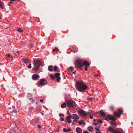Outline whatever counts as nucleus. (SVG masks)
I'll use <instances>...</instances> for the list:
<instances>
[{
  "mask_svg": "<svg viewBox=\"0 0 133 133\" xmlns=\"http://www.w3.org/2000/svg\"><path fill=\"white\" fill-rule=\"evenodd\" d=\"M76 89L79 91H83L87 88L82 81H78L76 82Z\"/></svg>",
  "mask_w": 133,
  "mask_h": 133,
  "instance_id": "obj_1",
  "label": "nucleus"
},
{
  "mask_svg": "<svg viewBox=\"0 0 133 133\" xmlns=\"http://www.w3.org/2000/svg\"><path fill=\"white\" fill-rule=\"evenodd\" d=\"M34 64L35 65L34 70L35 71H37L39 69V66L42 64V62L39 59H36L34 61Z\"/></svg>",
  "mask_w": 133,
  "mask_h": 133,
  "instance_id": "obj_2",
  "label": "nucleus"
},
{
  "mask_svg": "<svg viewBox=\"0 0 133 133\" xmlns=\"http://www.w3.org/2000/svg\"><path fill=\"white\" fill-rule=\"evenodd\" d=\"M60 74L59 73H57L55 74V75L53 76L52 74L50 75V76L51 79L53 80H55L56 78V81L57 82H58L61 79V78L60 77Z\"/></svg>",
  "mask_w": 133,
  "mask_h": 133,
  "instance_id": "obj_3",
  "label": "nucleus"
},
{
  "mask_svg": "<svg viewBox=\"0 0 133 133\" xmlns=\"http://www.w3.org/2000/svg\"><path fill=\"white\" fill-rule=\"evenodd\" d=\"M65 102L67 104L68 106L72 108H73L74 105L75 104V103L74 101L70 99H66Z\"/></svg>",
  "mask_w": 133,
  "mask_h": 133,
  "instance_id": "obj_4",
  "label": "nucleus"
},
{
  "mask_svg": "<svg viewBox=\"0 0 133 133\" xmlns=\"http://www.w3.org/2000/svg\"><path fill=\"white\" fill-rule=\"evenodd\" d=\"M76 68H79L83 65V62L82 60H77L75 62Z\"/></svg>",
  "mask_w": 133,
  "mask_h": 133,
  "instance_id": "obj_5",
  "label": "nucleus"
},
{
  "mask_svg": "<svg viewBox=\"0 0 133 133\" xmlns=\"http://www.w3.org/2000/svg\"><path fill=\"white\" fill-rule=\"evenodd\" d=\"M108 130L112 132V133H124V132L122 131L121 132L120 131L118 130H114L113 128L111 127H109L108 128Z\"/></svg>",
  "mask_w": 133,
  "mask_h": 133,
  "instance_id": "obj_6",
  "label": "nucleus"
},
{
  "mask_svg": "<svg viewBox=\"0 0 133 133\" xmlns=\"http://www.w3.org/2000/svg\"><path fill=\"white\" fill-rule=\"evenodd\" d=\"M78 113L79 114L84 116H86L87 115V113L82 109H81L79 111Z\"/></svg>",
  "mask_w": 133,
  "mask_h": 133,
  "instance_id": "obj_7",
  "label": "nucleus"
},
{
  "mask_svg": "<svg viewBox=\"0 0 133 133\" xmlns=\"http://www.w3.org/2000/svg\"><path fill=\"white\" fill-rule=\"evenodd\" d=\"M118 112H114V114L116 116L118 117H119L120 116V115L122 113V111L120 110L119 109L118 110Z\"/></svg>",
  "mask_w": 133,
  "mask_h": 133,
  "instance_id": "obj_8",
  "label": "nucleus"
},
{
  "mask_svg": "<svg viewBox=\"0 0 133 133\" xmlns=\"http://www.w3.org/2000/svg\"><path fill=\"white\" fill-rule=\"evenodd\" d=\"M32 78L34 80H36L39 78V76L38 74H34L32 76Z\"/></svg>",
  "mask_w": 133,
  "mask_h": 133,
  "instance_id": "obj_9",
  "label": "nucleus"
},
{
  "mask_svg": "<svg viewBox=\"0 0 133 133\" xmlns=\"http://www.w3.org/2000/svg\"><path fill=\"white\" fill-rule=\"evenodd\" d=\"M46 81V79H41L40 81L39 84L41 85H45L44 83L45 81Z\"/></svg>",
  "mask_w": 133,
  "mask_h": 133,
  "instance_id": "obj_10",
  "label": "nucleus"
},
{
  "mask_svg": "<svg viewBox=\"0 0 133 133\" xmlns=\"http://www.w3.org/2000/svg\"><path fill=\"white\" fill-rule=\"evenodd\" d=\"M72 118L75 119H79V116L77 114H73L72 115Z\"/></svg>",
  "mask_w": 133,
  "mask_h": 133,
  "instance_id": "obj_11",
  "label": "nucleus"
},
{
  "mask_svg": "<svg viewBox=\"0 0 133 133\" xmlns=\"http://www.w3.org/2000/svg\"><path fill=\"white\" fill-rule=\"evenodd\" d=\"M83 64L85 66H88L90 65L89 62L86 61H84L83 63Z\"/></svg>",
  "mask_w": 133,
  "mask_h": 133,
  "instance_id": "obj_12",
  "label": "nucleus"
},
{
  "mask_svg": "<svg viewBox=\"0 0 133 133\" xmlns=\"http://www.w3.org/2000/svg\"><path fill=\"white\" fill-rule=\"evenodd\" d=\"M78 123L80 125H85L86 124L85 122L83 120H82L81 121L79 122Z\"/></svg>",
  "mask_w": 133,
  "mask_h": 133,
  "instance_id": "obj_13",
  "label": "nucleus"
},
{
  "mask_svg": "<svg viewBox=\"0 0 133 133\" xmlns=\"http://www.w3.org/2000/svg\"><path fill=\"white\" fill-rule=\"evenodd\" d=\"M76 131L78 133H81L82 132V129L79 127L76 128Z\"/></svg>",
  "mask_w": 133,
  "mask_h": 133,
  "instance_id": "obj_14",
  "label": "nucleus"
},
{
  "mask_svg": "<svg viewBox=\"0 0 133 133\" xmlns=\"http://www.w3.org/2000/svg\"><path fill=\"white\" fill-rule=\"evenodd\" d=\"M23 60L25 63H28L29 61V59L28 58H23Z\"/></svg>",
  "mask_w": 133,
  "mask_h": 133,
  "instance_id": "obj_15",
  "label": "nucleus"
},
{
  "mask_svg": "<svg viewBox=\"0 0 133 133\" xmlns=\"http://www.w3.org/2000/svg\"><path fill=\"white\" fill-rule=\"evenodd\" d=\"M17 112V109H14L13 110L10 112V113L11 115H13L15 114Z\"/></svg>",
  "mask_w": 133,
  "mask_h": 133,
  "instance_id": "obj_16",
  "label": "nucleus"
},
{
  "mask_svg": "<svg viewBox=\"0 0 133 133\" xmlns=\"http://www.w3.org/2000/svg\"><path fill=\"white\" fill-rule=\"evenodd\" d=\"M98 112H99L100 115L102 116H105V114L104 112L102 110H101L100 111H99Z\"/></svg>",
  "mask_w": 133,
  "mask_h": 133,
  "instance_id": "obj_17",
  "label": "nucleus"
},
{
  "mask_svg": "<svg viewBox=\"0 0 133 133\" xmlns=\"http://www.w3.org/2000/svg\"><path fill=\"white\" fill-rule=\"evenodd\" d=\"M110 117H110V120H112V121H115L116 119V117L114 116H110Z\"/></svg>",
  "mask_w": 133,
  "mask_h": 133,
  "instance_id": "obj_18",
  "label": "nucleus"
},
{
  "mask_svg": "<svg viewBox=\"0 0 133 133\" xmlns=\"http://www.w3.org/2000/svg\"><path fill=\"white\" fill-rule=\"evenodd\" d=\"M88 130L92 132L93 131L92 127V126H89L88 128Z\"/></svg>",
  "mask_w": 133,
  "mask_h": 133,
  "instance_id": "obj_19",
  "label": "nucleus"
},
{
  "mask_svg": "<svg viewBox=\"0 0 133 133\" xmlns=\"http://www.w3.org/2000/svg\"><path fill=\"white\" fill-rule=\"evenodd\" d=\"M71 120L69 119H67L66 118L65 120V122H67L68 123H70L71 122Z\"/></svg>",
  "mask_w": 133,
  "mask_h": 133,
  "instance_id": "obj_20",
  "label": "nucleus"
},
{
  "mask_svg": "<svg viewBox=\"0 0 133 133\" xmlns=\"http://www.w3.org/2000/svg\"><path fill=\"white\" fill-rule=\"evenodd\" d=\"M53 66H49L48 67V70L50 71H52L53 70L52 68H53Z\"/></svg>",
  "mask_w": 133,
  "mask_h": 133,
  "instance_id": "obj_21",
  "label": "nucleus"
},
{
  "mask_svg": "<svg viewBox=\"0 0 133 133\" xmlns=\"http://www.w3.org/2000/svg\"><path fill=\"white\" fill-rule=\"evenodd\" d=\"M66 107V105L65 103H64L61 105V107L62 108H65Z\"/></svg>",
  "mask_w": 133,
  "mask_h": 133,
  "instance_id": "obj_22",
  "label": "nucleus"
},
{
  "mask_svg": "<svg viewBox=\"0 0 133 133\" xmlns=\"http://www.w3.org/2000/svg\"><path fill=\"white\" fill-rule=\"evenodd\" d=\"M71 130L70 129H69L66 130L65 128H64L63 129V131L64 132H66L67 131H69Z\"/></svg>",
  "mask_w": 133,
  "mask_h": 133,
  "instance_id": "obj_23",
  "label": "nucleus"
},
{
  "mask_svg": "<svg viewBox=\"0 0 133 133\" xmlns=\"http://www.w3.org/2000/svg\"><path fill=\"white\" fill-rule=\"evenodd\" d=\"M58 69L57 67V66H55L54 67V70L55 71H59L58 70H57Z\"/></svg>",
  "mask_w": 133,
  "mask_h": 133,
  "instance_id": "obj_24",
  "label": "nucleus"
},
{
  "mask_svg": "<svg viewBox=\"0 0 133 133\" xmlns=\"http://www.w3.org/2000/svg\"><path fill=\"white\" fill-rule=\"evenodd\" d=\"M110 124H111L112 125H114L115 127L116 126V123H115L114 122H113V121L111 122H110Z\"/></svg>",
  "mask_w": 133,
  "mask_h": 133,
  "instance_id": "obj_25",
  "label": "nucleus"
},
{
  "mask_svg": "<svg viewBox=\"0 0 133 133\" xmlns=\"http://www.w3.org/2000/svg\"><path fill=\"white\" fill-rule=\"evenodd\" d=\"M3 3L1 1H0V8L2 9H3Z\"/></svg>",
  "mask_w": 133,
  "mask_h": 133,
  "instance_id": "obj_26",
  "label": "nucleus"
},
{
  "mask_svg": "<svg viewBox=\"0 0 133 133\" xmlns=\"http://www.w3.org/2000/svg\"><path fill=\"white\" fill-rule=\"evenodd\" d=\"M58 50L59 51L58 49L57 48H55L53 50V52H54L55 51H56V52H57Z\"/></svg>",
  "mask_w": 133,
  "mask_h": 133,
  "instance_id": "obj_27",
  "label": "nucleus"
},
{
  "mask_svg": "<svg viewBox=\"0 0 133 133\" xmlns=\"http://www.w3.org/2000/svg\"><path fill=\"white\" fill-rule=\"evenodd\" d=\"M97 122L98 123H102V121L100 119H98L97 121Z\"/></svg>",
  "mask_w": 133,
  "mask_h": 133,
  "instance_id": "obj_28",
  "label": "nucleus"
},
{
  "mask_svg": "<svg viewBox=\"0 0 133 133\" xmlns=\"http://www.w3.org/2000/svg\"><path fill=\"white\" fill-rule=\"evenodd\" d=\"M78 121L76 120H74L73 121L72 124L73 125H75V123L77 122Z\"/></svg>",
  "mask_w": 133,
  "mask_h": 133,
  "instance_id": "obj_29",
  "label": "nucleus"
},
{
  "mask_svg": "<svg viewBox=\"0 0 133 133\" xmlns=\"http://www.w3.org/2000/svg\"><path fill=\"white\" fill-rule=\"evenodd\" d=\"M110 116V115L109 114H108L106 115L107 117L109 119H110V117H111Z\"/></svg>",
  "mask_w": 133,
  "mask_h": 133,
  "instance_id": "obj_30",
  "label": "nucleus"
},
{
  "mask_svg": "<svg viewBox=\"0 0 133 133\" xmlns=\"http://www.w3.org/2000/svg\"><path fill=\"white\" fill-rule=\"evenodd\" d=\"M66 118H67V119H70V118H72V115H71V116H67Z\"/></svg>",
  "mask_w": 133,
  "mask_h": 133,
  "instance_id": "obj_31",
  "label": "nucleus"
},
{
  "mask_svg": "<svg viewBox=\"0 0 133 133\" xmlns=\"http://www.w3.org/2000/svg\"><path fill=\"white\" fill-rule=\"evenodd\" d=\"M17 31L19 32H22V30L21 28H18L17 30Z\"/></svg>",
  "mask_w": 133,
  "mask_h": 133,
  "instance_id": "obj_32",
  "label": "nucleus"
},
{
  "mask_svg": "<svg viewBox=\"0 0 133 133\" xmlns=\"http://www.w3.org/2000/svg\"><path fill=\"white\" fill-rule=\"evenodd\" d=\"M73 69H74V68L72 67H70L68 69L69 70H72Z\"/></svg>",
  "mask_w": 133,
  "mask_h": 133,
  "instance_id": "obj_33",
  "label": "nucleus"
},
{
  "mask_svg": "<svg viewBox=\"0 0 133 133\" xmlns=\"http://www.w3.org/2000/svg\"><path fill=\"white\" fill-rule=\"evenodd\" d=\"M12 2H10L8 3V5L9 6L11 4H12Z\"/></svg>",
  "mask_w": 133,
  "mask_h": 133,
  "instance_id": "obj_34",
  "label": "nucleus"
},
{
  "mask_svg": "<svg viewBox=\"0 0 133 133\" xmlns=\"http://www.w3.org/2000/svg\"><path fill=\"white\" fill-rule=\"evenodd\" d=\"M31 64H29V65L27 67L29 68H31Z\"/></svg>",
  "mask_w": 133,
  "mask_h": 133,
  "instance_id": "obj_35",
  "label": "nucleus"
},
{
  "mask_svg": "<svg viewBox=\"0 0 133 133\" xmlns=\"http://www.w3.org/2000/svg\"><path fill=\"white\" fill-rule=\"evenodd\" d=\"M95 129L96 130L98 131V132H100L99 130L97 128H95Z\"/></svg>",
  "mask_w": 133,
  "mask_h": 133,
  "instance_id": "obj_36",
  "label": "nucleus"
},
{
  "mask_svg": "<svg viewBox=\"0 0 133 133\" xmlns=\"http://www.w3.org/2000/svg\"><path fill=\"white\" fill-rule=\"evenodd\" d=\"M105 117V118H104V119L105 120H108L109 119H108V118L106 116H104Z\"/></svg>",
  "mask_w": 133,
  "mask_h": 133,
  "instance_id": "obj_37",
  "label": "nucleus"
},
{
  "mask_svg": "<svg viewBox=\"0 0 133 133\" xmlns=\"http://www.w3.org/2000/svg\"><path fill=\"white\" fill-rule=\"evenodd\" d=\"M105 117V118H104V119L105 120H108L109 119H108V118L106 116H104Z\"/></svg>",
  "mask_w": 133,
  "mask_h": 133,
  "instance_id": "obj_38",
  "label": "nucleus"
},
{
  "mask_svg": "<svg viewBox=\"0 0 133 133\" xmlns=\"http://www.w3.org/2000/svg\"><path fill=\"white\" fill-rule=\"evenodd\" d=\"M32 47H33V45L32 44H31L30 45V48H32Z\"/></svg>",
  "mask_w": 133,
  "mask_h": 133,
  "instance_id": "obj_39",
  "label": "nucleus"
},
{
  "mask_svg": "<svg viewBox=\"0 0 133 133\" xmlns=\"http://www.w3.org/2000/svg\"><path fill=\"white\" fill-rule=\"evenodd\" d=\"M59 116H64V115L63 114H62L61 113H60L59 114Z\"/></svg>",
  "mask_w": 133,
  "mask_h": 133,
  "instance_id": "obj_40",
  "label": "nucleus"
},
{
  "mask_svg": "<svg viewBox=\"0 0 133 133\" xmlns=\"http://www.w3.org/2000/svg\"><path fill=\"white\" fill-rule=\"evenodd\" d=\"M67 114H68V115H69V116H71V115L70 114V113H69V110H68V111H67Z\"/></svg>",
  "mask_w": 133,
  "mask_h": 133,
  "instance_id": "obj_41",
  "label": "nucleus"
},
{
  "mask_svg": "<svg viewBox=\"0 0 133 133\" xmlns=\"http://www.w3.org/2000/svg\"><path fill=\"white\" fill-rule=\"evenodd\" d=\"M87 66H85L84 69L86 71H87Z\"/></svg>",
  "mask_w": 133,
  "mask_h": 133,
  "instance_id": "obj_42",
  "label": "nucleus"
},
{
  "mask_svg": "<svg viewBox=\"0 0 133 133\" xmlns=\"http://www.w3.org/2000/svg\"><path fill=\"white\" fill-rule=\"evenodd\" d=\"M89 116L90 118L91 119H92L93 118V117L91 115H90Z\"/></svg>",
  "mask_w": 133,
  "mask_h": 133,
  "instance_id": "obj_43",
  "label": "nucleus"
},
{
  "mask_svg": "<svg viewBox=\"0 0 133 133\" xmlns=\"http://www.w3.org/2000/svg\"><path fill=\"white\" fill-rule=\"evenodd\" d=\"M44 100L43 99H42L40 100V101L41 102L43 103V102Z\"/></svg>",
  "mask_w": 133,
  "mask_h": 133,
  "instance_id": "obj_44",
  "label": "nucleus"
},
{
  "mask_svg": "<svg viewBox=\"0 0 133 133\" xmlns=\"http://www.w3.org/2000/svg\"><path fill=\"white\" fill-rule=\"evenodd\" d=\"M11 58V59L12 60H13V57L12 56H11L10 57Z\"/></svg>",
  "mask_w": 133,
  "mask_h": 133,
  "instance_id": "obj_45",
  "label": "nucleus"
},
{
  "mask_svg": "<svg viewBox=\"0 0 133 133\" xmlns=\"http://www.w3.org/2000/svg\"><path fill=\"white\" fill-rule=\"evenodd\" d=\"M61 121H64V119L63 118H61Z\"/></svg>",
  "mask_w": 133,
  "mask_h": 133,
  "instance_id": "obj_46",
  "label": "nucleus"
},
{
  "mask_svg": "<svg viewBox=\"0 0 133 133\" xmlns=\"http://www.w3.org/2000/svg\"><path fill=\"white\" fill-rule=\"evenodd\" d=\"M98 112H96L95 113V114H94V115H95V116H96L98 114Z\"/></svg>",
  "mask_w": 133,
  "mask_h": 133,
  "instance_id": "obj_47",
  "label": "nucleus"
},
{
  "mask_svg": "<svg viewBox=\"0 0 133 133\" xmlns=\"http://www.w3.org/2000/svg\"><path fill=\"white\" fill-rule=\"evenodd\" d=\"M38 127L39 128H40L41 127V126L40 125H39L38 126Z\"/></svg>",
  "mask_w": 133,
  "mask_h": 133,
  "instance_id": "obj_48",
  "label": "nucleus"
},
{
  "mask_svg": "<svg viewBox=\"0 0 133 133\" xmlns=\"http://www.w3.org/2000/svg\"><path fill=\"white\" fill-rule=\"evenodd\" d=\"M29 109H33V108L32 107H30Z\"/></svg>",
  "mask_w": 133,
  "mask_h": 133,
  "instance_id": "obj_49",
  "label": "nucleus"
},
{
  "mask_svg": "<svg viewBox=\"0 0 133 133\" xmlns=\"http://www.w3.org/2000/svg\"><path fill=\"white\" fill-rule=\"evenodd\" d=\"M96 133H102L101 132H97V131H96Z\"/></svg>",
  "mask_w": 133,
  "mask_h": 133,
  "instance_id": "obj_50",
  "label": "nucleus"
},
{
  "mask_svg": "<svg viewBox=\"0 0 133 133\" xmlns=\"http://www.w3.org/2000/svg\"><path fill=\"white\" fill-rule=\"evenodd\" d=\"M94 125H96L97 124V123H94Z\"/></svg>",
  "mask_w": 133,
  "mask_h": 133,
  "instance_id": "obj_51",
  "label": "nucleus"
},
{
  "mask_svg": "<svg viewBox=\"0 0 133 133\" xmlns=\"http://www.w3.org/2000/svg\"><path fill=\"white\" fill-rule=\"evenodd\" d=\"M11 56H10V54H9V55H8V57H10V56L11 57Z\"/></svg>",
  "mask_w": 133,
  "mask_h": 133,
  "instance_id": "obj_52",
  "label": "nucleus"
},
{
  "mask_svg": "<svg viewBox=\"0 0 133 133\" xmlns=\"http://www.w3.org/2000/svg\"><path fill=\"white\" fill-rule=\"evenodd\" d=\"M14 129V128H11V130H13Z\"/></svg>",
  "mask_w": 133,
  "mask_h": 133,
  "instance_id": "obj_53",
  "label": "nucleus"
},
{
  "mask_svg": "<svg viewBox=\"0 0 133 133\" xmlns=\"http://www.w3.org/2000/svg\"><path fill=\"white\" fill-rule=\"evenodd\" d=\"M92 98H90L89 99V100H91Z\"/></svg>",
  "mask_w": 133,
  "mask_h": 133,
  "instance_id": "obj_54",
  "label": "nucleus"
},
{
  "mask_svg": "<svg viewBox=\"0 0 133 133\" xmlns=\"http://www.w3.org/2000/svg\"><path fill=\"white\" fill-rule=\"evenodd\" d=\"M76 71H74V72H73V73H74V74H75V73H76Z\"/></svg>",
  "mask_w": 133,
  "mask_h": 133,
  "instance_id": "obj_55",
  "label": "nucleus"
},
{
  "mask_svg": "<svg viewBox=\"0 0 133 133\" xmlns=\"http://www.w3.org/2000/svg\"><path fill=\"white\" fill-rule=\"evenodd\" d=\"M87 115H89V113L88 112H87Z\"/></svg>",
  "mask_w": 133,
  "mask_h": 133,
  "instance_id": "obj_56",
  "label": "nucleus"
},
{
  "mask_svg": "<svg viewBox=\"0 0 133 133\" xmlns=\"http://www.w3.org/2000/svg\"><path fill=\"white\" fill-rule=\"evenodd\" d=\"M97 75H95V77H96V76H97Z\"/></svg>",
  "mask_w": 133,
  "mask_h": 133,
  "instance_id": "obj_57",
  "label": "nucleus"
},
{
  "mask_svg": "<svg viewBox=\"0 0 133 133\" xmlns=\"http://www.w3.org/2000/svg\"><path fill=\"white\" fill-rule=\"evenodd\" d=\"M0 18L1 19L2 18V17L1 16H0Z\"/></svg>",
  "mask_w": 133,
  "mask_h": 133,
  "instance_id": "obj_58",
  "label": "nucleus"
},
{
  "mask_svg": "<svg viewBox=\"0 0 133 133\" xmlns=\"http://www.w3.org/2000/svg\"><path fill=\"white\" fill-rule=\"evenodd\" d=\"M17 53H18L19 52H18V51H17Z\"/></svg>",
  "mask_w": 133,
  "mask_h": 133,
  "instance_id": "obj_59",
  "label": "nucleus"
},
{
  "mask_svg": "<svg viewBox=\"0 0 133 133\" xmlns=\"http://www.w3.org/2000/svg\"><path fill=\"white\" fill-rule=\"evenodd\" d=\"M76 51H74L75 52H76Z\"/></svg>",
  "mask_w": 133,
  "mask_h": 133,
  "instance_id": "obj_60",
  "label": "nucleus"
},
{
  "mask_svg": "<svg viewBox=\"0 0 133 133\" xmlns=\"http://www.w3.org/2000/svg\"><path fill=\"white\" fill-rule=\"evenodd\" d=\"M42 114L43 115H44V114Z\"/></svg>",
  "mask_w": 133,
  "mask_h": 133,
  "instance_id": "obj_61",
  "label": "nucleus"
},
{
  "mask_svg": "<svg viewBox=\"0 0 133 133\" xmlns=\"http://www.w3.org/2000/svg\"><path fill=\"white\" fill-rule=\"evenodd\" d=\"M131 124H132V122H131Z\"/></svg>",
  "mask_w": 133,
  "mask_h": 133,
  "instance_id": "obj_62",
  "label": "nucleus"
},
{
  "mask_svg": "<svg viewBox=\"0 0 133 133\" xmlns=\"http://www.w3.org/2000/svg\"><path fill=\"white\" fill-rule=\"evenodd\" d=\"M95 120H96V119H94V121H95Z\"/></svg>",
  "mask_w": 133,
  "mask_h": 133,
  "instance_id": "obj_63",
  "label": "nucleus"
}]
</instances>
